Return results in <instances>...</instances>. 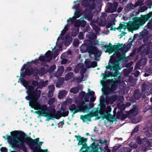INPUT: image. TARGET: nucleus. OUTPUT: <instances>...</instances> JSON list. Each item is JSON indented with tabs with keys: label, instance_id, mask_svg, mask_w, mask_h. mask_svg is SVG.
Instances as JSON below:
<instances>
[{
	"label": "nucleus",
	"instance_id": "f257e3e1",
	"mask_svg": "<svg viewBox=\"0 0 152 152\" xmlns=\"http://www.w3.org/2000/svg\"><path fill=\"white\" fill-rule=\"evenodd\" d=\"M11 133L12 136L9 137L18 139L17 140H14V141L11 142V144L12 145L13 148H19L24 152H26L27 149L24 143H26L29 146L32 152L33 148L35 147H37L38 150L41 149V146L43 142L39 141V138L33 139L30 137L26 136L27 135L22 131L15 130Z\"/></svg>",
	"mask_w": 152,
	"mask_h": 152
},
{
	"label": "nucleus",
	"instance_id": "f03ea898",
	"mask_svg": "<svg viewBox=\"0 0 152 152\" xmlns=\"http://www.w3.org/2000/svg\"><path fill=\"white\" fill-rule=\"evenodd\" d=\"M21 83L27 90L26 93L27 95L25 99L29 101V105L35 110H37V107L39 105L38 100L41 96V91L34 88L31 85H29V82L23 78L20 80Z\"/></svg>",
	"mask_w": 152,
	"mask_h": 152
},
{
	"label": "nucleus",
	"instance_id": "7ed1b4c3",
	"mask_svg": "<svg viewBox=\"0 0 152 152\" xmlns=\"http://www.w3.org/2000/svg\"><path fill=\"white\" fill-rule=\"evenodd\" d=\"M121 77L118 76L117 79L115 78V81L113 79L102 81L101 83L104 87L102 92L104 94L106 95H109L116 91L118 84L121 82Z\"/></svg>",
	"mask_w": 152,
	"mask_h": 152
},
{
	"label": "nucleus",
	"instance_id": "20e7f679",
	"mask_svg": "<svg viewBox=\"0 0 152 152\" xmlns=\"http://www.w3.org/2000/svg\"><path fill=\"white\" fill-rule=\"evenodd\" d=\"M152 16V12H150L146 15H141L140 17H134L132 23V27L137 29L140 26H143L146 22L148 21Z\"/></svg>",
	"mask_w": 152,
	"mask_h": 152
},
{
	"label": "nucleus",
	"instance_id": "39448f33",
	"mask_svg": "<svg viewBox=\"0 0 152 152\" xmlns=\"http://www.w3.org/2000/svg\"><path fill=\"white\" fill-rule=\"evenodd\" d=\"M122 44L120 43H118L117 45H112V44L110 43L109 45H102L101 46L102 48H104L107 49L106 52H108L110 53H112L114 51H115L114 54L116 55V57L118 58L121 55L119 52L120 50V48H122Z\"/></svg>",
	"mask_w": 152,
	"mask_h": 152
},
{
	"label": "nucleus",
	"instance_id": "423d86ee",
	"mask_svg": "<svg viewBox=\"0 0 152 152\" xmlns=\"http://www.w3.org/2000/svg\"><path fill=\"white\" fill-rule=\"evenodd\" d=\"M107 142V141L106 140H103L100 139L97 140L94 139L93 140V142L89 146H88L87 145V147L86 148V150L87 151H88L90 150V148H91V149L89 152H94V151H92V148H94V150H95L98 148L99 150V146H102V144H106Z\"/></svg>",
	"mask_w": 152,
	"mask_h": 152
},
{
	"label": "nucleus",
	"instance_id": "0eeeda50",
	"mask_svg": "<svg viewBox=\"0 0 152 152\" xmlns=\"http://www.w3.org/2000/svg\"><path fill=\"white\" fill-rule=\"evenodd\" d=\"M87 50L89 53L90 57L92 58L91 55H94L95 60H97L96 58L99 57L101 55V52L97 49V48L92 45L88 46L87 48Z\"/></svg>",
	"mask_w": 152,
	"mask_h": 152
},
{
	"label": "nucleus",
	"instance_id": "6e6552de",
	"mask_svg": "<svg viewBox=\"0 0 152 152\" xmlns=\"http://www.w3.org/2000/svg\"><path fill=\"white\" fill-rule=\"evenodd\" d=\"M100 109L99 113L102 115L103 119H106L108 121L110 122L112 121L110 119V118H112L111 115H107L106 113V106L104 102H101L100 103Z\"/></svg>",
	"mask_w": 152,
	"mask_h": 152
},
{
	"label": "nucleus",
	"instance_id": "1a4fd4ad",
	"mask_svg": "<svg viewBox=\"0 0 152 152\" xmlns=\"http://www.w3.org/2000/svg\"><path fill=\"white\" fill-rule=\"evenodd\" d=\"M75 137L77 138V140L79 141L77 143V145L78 146L82 145V146L80 150V151H81L82 149H85L87 147V144L86 142L87 141V138H86L85 137H82L80 135H78V136L75 135Z\"/></svg>",
	"mask_w": 152,
	"mask_h": 152
},
{
	"label": "nucleus",
	"instance_id": "9d476101",
	"mask_svg": "<svg viewBox=\"0 0 152 152\" xmlns=\"http://www.w3.org/2000/svg\"><path fill=\"white\" fill-rule=\"evenodd\" d=\"M118 4V3L116 2H114L113 4L110 2H108L106 7V12L113 13L116 11Z\"/></svg>",
	"mask_w": 152,
	"mask_h": 152
},
{
	"label": "nucleus",
	"instance_id": "9b49d317",
	"mask_svg": "<svg viewBox=\"0 0 152 152\" xmlns=\"http://www.w3.org/2000/svg\"><path fill=\"white\" fill-rule=\"evenodd\" d=\"M97 115L95 114V113L90 112L89 113L84 115H80V119L83 120V123L86 122L87 121L90 122L91 121V118L94 116H96Z\"/></svg>",
	"mask_w": 152,
	"mask_h": 152
},
{
	"label": "nucleus",
	"instance_id": "f8f14e48",
	"mask_svg": "<svg viewBox=\"0 0 152 152\" xmlns=\"http://www.w3.org/2000/svg\"><path fill=\"white\" fill-rule=\"evenodd\" d=\"M142 4V2L140 0H138L134 4L132 3L128 4L126 6L124 9L126 12H129L132 9H134L135 8L139 5H141Z\"/></svg>",
	"mask_w": 152,
	"mask_h": 152
},
{
	"label": "nucleus",
	"instance_id": "ddd939ff",
	"mask_svg": "<svg viewBox=\"0 0 152 152\" xmlns=\"http://www.w3.org/2000/svg\"><path fill=\"white\" fill-rule=\"evenodd\" d=\"M118 96L116 95H113L109 96H107L105 99L103 98V100L105 101L107 104H113L118 99Z\"/></svg>",
	"mask_w": 152,
	"mask_h": 152
},
{
	"label": "nucleus",
	"instance_id": "4468645a",
	"mask_svg": "<svg viewBox=\"0 0 152 152\" xmlns=\"http://www.w3.org/2000/svg\"><path fill=\"white\" fill-rule=\"evenodd\" d=\"M110 63L113 65V66H112L113 67V70L119 72V70L121 69V68L118 65V61H116L114 58H112L111 57L109 61V64Z\"/></svg>",
	"mask_w": 152,
	"mask_h": 152
},
{
	"label": "nucleus",
	"instance_id": "2eb2a0df",
	"mask_svg": "<svg viewBox=\"0 0 152 152\" xmlns=\"http://www.w3.org/2000/svg\"><path fill=\"white\" fill-rule=\"evenodd\" d=\"M146 46L144 45L140 46L138 49V51L139 52L142 51L146 55H148L150 52V48L148 47H147L146 48Z\"/></svg>",
	"mask_w": 152,
	"mask_h": 152
},
{
	"label": "nucleus",
	"instance_id": "dca6fc26",
	"mask_svg": "<svg viewBox=\"0 0 152 152\" xmlns=\"http://www.w3.org/2000/svg\"><path fill=\"white\" fill-rule=\"evenodd\" d=\"M107 15L106 13H103L100 17L99 23L101 26H104L107 23L106 18Z\"/></svg>",
	"mask_w": 152,
	"mask_h": 152
},
{
	"label": "nucleus",
	"instance_id": "f3484780",
	"mask_svg": "<svg viewBox=\"0 0 152 152\" xmlns=\"http://www.w3.org/2000/svg\"><path fill=\"white\" fill-rule=\"evenodd\" d=\"M69 109L71 113H73V114L72 115V117L74 116V115L75 114L80 112V110H79L75 104H72L70 105L69 108Z\"/></svg>",
	"mask_w": 152,
	"mask_h": 152
},
{
	"label": "nucleus",
	"instance_id": "a211bd4d",
	"mask_svg": "<svg viewBox=\"0 0 152 152\" xmlns=\"http://www.w3.org/2000/svg\"><path fill=\"white\" fill-rule=\"evenodd\" d=\"M142 96V98H144V96H145V95H143L139 90L136 89L135 90L134 94V96L136 100H139L141 98Z\"/></svg>",
	"mask_w": 152,
	"mask_h": 152
},
{
	"label": "nucleus",
	"instance_id": "6ab92c4d",
	"mask_svg": "<svg viewBox=\"0 0 152 152\" xmlns=\"http://www.w3.org/2000/svg\"><path fill=\"white\" fill-rule=\"evenodd\" d=\"M51 114L53 115V117L57 119H59L62 116L61 111H57L56 112L55 109L52 111Z\"/></svg>",
	"mask_w": 152,
	"mask_h": 152
},
{
	"label": "nucleus",
	"instance_id": "aec40b11",
	"mask_svg": "<svg viewBox=\"0 0 152 152\" xmlns=\"http://www.w3.org/2000/svg\"><path fill=\"white\" fill-rule=\"evenodd\" d=\"M40 111H36V113H37L39 115H40V113H42L44 115L47 113L46 112L48 110L47 106L46 105H43L40 107Z\"/></svg>",
	"mask_w": 152,
	"mask_h": 152
},
{
	"label": "nucleus",
	"instance_id": "412c9836",
	"mask_svg": "<svg viewBox=\"0 0 152 152\" xmlns=\"http://www.w3.org/2000/svg\"><path fill=\"white\" fill-rule=\"evenodd\" d=\"M64 68L63 66L59 67L57 71L55 74V76L58 78L61 77L64 72Z\"/></svg>",
	"mask_w": 152,
	"mask_h": 152
},
{
	"label": "nucleus",
	"instance_id": "4be33fe9",
	"mask_svg": "<svg viewBox=\"0 0 152 152\" xmlns=\"http://www.w3.org/2000/svg\"><path fill=\"white\" fill-rule=\"evenodd\" d=\"M65 41L64 42V45L65 46H69L72 42V38L71 37L66 34L65 36Z\"/></svg>",
	"mask_w": 152,
	"mask_h": 152
},
{
	"label": "nucleus",
	"instance_id": "5701e85b",
	"mask_svg": "<svg viewBox=\"0 0 152 152\" xmlns=\"http://www.w3.org/2000/svg\"><path fill=\"white\" fill-rule=\"evenodd\" d=\"M93 13L91 12H86L85 14V18L86 20H92Z\"/></svg>",
	"mask_w": 152,
	"mask_h": 152
},
{
	"label": "nucleus",
	"instance_id": "b1692460",
	"mask_svg": "<svg viewBox=\"0 0 152 152\" xmlns=\"http://www.w3.org/2000/svg\"><path fill=\"white\" fill-rule=\"evenodd\" d=\"M82 87V85H80L77 87L72 88L70 90V92L75 94H76L78 92L79 89H81Z\"/></svg>",
	"mask_w": 152,
	"mask_h": 152
},
{
	"label": "nucleus",
	"instance_id": "393cba45",
	"mask_svg": "<svg viewBox=\"0 0 152 152\" xmlns=\"http://www.w3.org/2000/svg\"><path fill=\"white\" fill-rule=\"evenodd\" d=\"M14 131H12L11 132H10V134H11V135L10 136V135H8V134H7L6 136V137H7V138H6L5 137V136H3V137L5 139H7V140L8 141V142H9L10 144V145H11V147H12L13 148V147H12V145H11V144H12V143L11 142H12L13 141H14V140H18V139H12V138H10L9 137H11L12 136L11 135V132H13ZM15 147H14V148Z\"/></svg>",
	"mask_w": 152,
	"mask_h": 152
},
{
	"label": "nucleus",
	"instance_id": "a878e982",
	"mask_svg": "<svg viewBox=\"0 0 152 152\" xmlns=\"http://www.w3.org/2000/svg\"><path fill=\"white\" fill-rule=\"evenodd\" d=\"M33 71L34 69L32 67H31L30 69L26 68L25 69V72L27 76H30L33 74Z\"/></svg>",
	"mask_w": 152,
	"mask_h": 152
},
{
	"label": "nucleus",
	"instance_id": "bb28decb",
	"mask_svg": "<svg viewBox=\"0 0 152 152\" xmlns=\"http://www.w3.org/2000/svg\"><path fill=\"white\" fill-rule=\"evenodd\" d=\"M46 58L45 56H40L38 60L41 61H46L48 62L50 61L52 59V57L51 56L49 59L46 60Z\"/></svg>",
	"mask_w": 152,
	"mask_h": 152
},
{
	"label": "nucleus",
	"instance_id": "cd10ccee",
	"mask_svg": "<svg viewBox=\"0 0 152 152\" xmlns=\"http://www.w3.org/2000/svg\"><path fill=\"white\" fill-rule=\"evenodd\" d=\"M47 82L48 81H46L39 82V85L36 89H37V90H38V88L41 89L43 87H45L47 84Z\"/></svg>",
	"mask_w": 152,
	"mask_h": 152
},
{
	"label": "nucleus",
	"instance_id": "c85d7f7f",
	"mask_svg": "<svg viewBox=\"0 0 152 152\" xmlns=\"http://www.w3.org/2000/svg\"><path fill=\"white\" fill-rule=\"evenodd\" d=\"M73 73L72 72H70L66 75L65 76V79L66 81L69 80L73 76Z\"/></svg>",
	"mask_w": 152,
	"mask_h": 152
},
{
	"label": "nucleus",
	"instance_id": "c756f323",
	"mask_svg": "<svg viewBox=\"0 0 152 152\" xmlns=\"http://www.w3.org/2000/svg\"><path fill=\"white\" fill-rule=\"evenodd\" d=\"M89 109L88 107V104H86L80 110V112L82 111L84 113H88L89 112Z\"/></svg>",
	"mask_w": 152,
	"mask_h": 152
},
{
	"label": "nucleus",
	"instance_id": "7c9ffc66",
	"mask_svg": "<svg viewBox=\"0 0 152 152\" xmlns=\"http://www.w3.org/2000/svg\"><path fill=\"white\" fill-rule=\"evenodd\" d=\"M99 149L100 151H99V150L98 149V148L95 150H94V148H92V151H94V152H111V150L109 148L107 150V152L104 151L102 149V148L101 146H99Z\"/></svg>",
	"mask_w": 152,
	"mask_h": 152
},
{
	"label": "nucleus",
	"instance_id": "2f4dec72",
	"mask_svg": "<svg viewBox=\"0 0 152 152\" xmlns=\"http://www.w3.org/2000/svg\"><path fill=\"white\" fill-rule=\"evenodd\" d=\"M117 107L118 109L122 111L126 109L125 105L121 103H119L117 104Z\"/></svg>",
	"mask_w": 152,
	"mask_h": 152
},
{
	"label": "nucleus",
	"instance_id": "473e14b6",
	"mask_svg": "<svg viewBox=\"0 0 152 152\" xmlns=\"http://www.w3.org/2000/svg\"><path fill=\"white\" fill-rule=\"evenodd\" d=\"M66 91L65 90H63L60 91L58 95V97L59 99L63 98L66 94Z\"/></svg>",
	"mask_w": 152,
	"mask_h": 152
},
{
	"label": "nucleus",
	"instance_id": "72a5a7b5",
	"mask_svg": "<svg viewBox=\"0 0 152 152\" xmlns=\"http://www.w3.org/2000/svg\"><path fill=\"white\" fill-rule=\"evenodd\" d=\"M121 152H130L132 151V148L130 147H125L121 148Z\"/></svg>",
	"mask_w": 152,
	"mask_h": 152
},
{
	"label": "nucleus",
	"instance_id": "f704fd0d",
	"mask_svg": "<svg viewBox=\"0 0 152 152\" xmlns=\"http://www.w3.org/2000/svg\"><path fill=\"white\" fill-rule=\"evenodd\" d=\"M142 59L140 60L137 64L135 66L134 68L136 69H137L139 68L140 66H142L144 65V63H142Z\"/></svg>",
	"mask_w": 152,
	"mask_h": 152
},
{
	"label": "nucleus",
	"instance_id": "c9c22d12",
	"mask_svg": "<svg viewBox=\"0 0 152 152\" xmlns=\"http://www.w3.org/2000/svg\"><path fill=\"white\" fill-rule=\"evenodd\" d=\"M139 129V125L136 126L134 129L132 130L131 133V136H133L135 133L138 132Z\"/></svg>",
	"mask_w": 152,
	"mask_h": 152
},
{
	"label": "nucleus",
	"instance_id": "e433bc0d",
	"mask_svg": "<svg viewBox=\"0 0 152 152\" xmlns=\"http://www.w3.org/2000/svg\"><path fill=\"white\" fill-rule=\"evenodd\" d=\"M79 28H77L73 29L71 32V36L73 37H75L76 36L79 32Z\"/></svg>",
	"mask_w": 152,
	"mask_h": 152
},
{
	"label": "nucleus",
	"instance_id": "4c0bfd02",
	"mask_svg": "<svg viewBox=\"0 0 152 152\" xmlns=\"http://www.w3.org/2000/svg\"><path fill=\"white\" fill-rule=\"evenodd\" d=\"M38 73L41 75H44L46 73L45 68L44 67H41L40 69L38 71Z\"/></svg>",
	"mask_w": 152,
	"mask_h": 152
},
{
	"label": "nucleus",
	"instance_id": "58836bf2",
	"mask_svg": "<svg viewBox=\"0 0 152 152\" xmlns=\"http://www.w3.org/2000/svg\"><path fill=\"white\" fill-rule=\"evenodd\" d=\"M142 91L143 92H148L147 90L148 89L149 87L145 84H143L142 86Z\"/></svg>",
	"mask_w": 152,
	"mask_h": 152
},
{
	"label": "nucleus",
	"instance_id": "ea45409f",
	"mask_svg": "<svg viewBox=\"0 0 152 152\" xmlns=\"http://www.w3.org/2000/svg\"><path fill=\"white\" fill-rule=\"evenodd\" d=\"M95 7V4L94 1H93L90 3L88 6V8L90 10L94 9Z\"/></svg>",
	"mask_w": 152,
	"mask_h": 152
},
{
	"label": "nucleus",
	"instance_id": "a19ab883",
	"mask_svg": "<svg viewBox=\"0 0 152 152\" xmlns=\"http://www.w3.org/2000/svg\"><path fill=\"white\" fill-rule=\"evenodd\" d=\"M142 143L145 146H148L150 145L151 142L147 138H145L143 140Z\"/></svg>",
	"mask_w": 152,
	"mask_h": 152
},
{
	"label": "nucleus",
	"instance_id": "79ce46f5",
	"mask_svg": "<svg viewBox=\"0 0 152 152\" xmlns=\"http://www.w3.org/2000/svg\"><path fill=\"white\" fill-rule=\"evenodd\" d=\"M127 26L126 25L120 23L119 24V27H118L117 30H119V31L121 32V29L123 28L125 29L127 28Z\"/></svg>",
	"mask_w": 152,
	"mask_h": 152
},
{
	"label": "nucleus",
	"instance_id": "37998d69",
	"mask_svg": "<svg viewBox=\"0 0 152 152\" xmlns=\"http://www.w3.org/2000/svg\"><path fill=\"white\" fill-rule=\"evenodd\" d=\"M45 56L46 58L48 59L50 58L51 56L52 57V54L50 50H49L45 54Z\"/></svg>",
	"mask_w": 152,
	"mask_h": 152
},
{
	"label": "nucleus",
	"instance_id": "c03bdc74",
	"mask_svg": "<svg viewBox=\"0 0 152 152\" xmlns=\"http://www.w3.org/2000/svg\"><path fill=\"white\" fill-rule=\"evenodd\" d=\"M55 101V99L54 97L50 98L48 101V104L50 105H51L54 104Z\"/></svg>",
	"mask_w": 152,
	"mask_h": 152
},
{
	"label": "nucleus",
	"instance_id": "a18cd8bd",
	"mask_svg": "<svg viewBox=\"0 0 152 152\" xmlns=\"http://www.w3.org/2000/svg\"><path fill=\"white\" fill-rule=\"evenodd\" d=\"M38 59H35L34 60H32L30 62H27V64L28 66V67H30L31 66V65H29V64H31L32 63H33L35 65H37L38 63Z\"/></svg>",
	"mask_w": 152,
	"mask_h": 152
},
{
	"label": "nucleus",
	"instance_id": "49530a36",
	"mask_svg": "<svg viewBox=\"0 0 152 152\" xmlns=\"http://www.w3.org/2000/svg\"><path fill=\"white\" fill-rule=\"evenodd\" d=\"M85 102L83 101H80L78 104L77 105V108L79 110H80L84 106V104H85Z\"/></svg>",
	"mask_w": 152,
	"mask_h": 152
},
{
	"label": "nucleus",
	"instance_id": "de8ad7c7",
	"mask_svg": "<svg viewBox=\"0 0 152 152\" xmlns=\"http://www.w3.org/2000/svg\"><path fill=\"white\" fill-rule=\"evenodd\" d=\"M32 86L34 88V87L38 86L39 85V83L38 81L35 80H33L31 82Z\"/></svg>",
	"mask_w": 152,
	"mask_h": 152
},
{
	"label": "nucleus",
	"instance_id": "09e8293b",
	"mask_svg": "<svg viewBox=\"0 0 152 152\" xmlns=\"http://www.w3.org/2000/svg\"><path fill=\"white\" fill-rule=\"evenodd\" d=\"M148 8L146 6H143L141 7H140V8L138 10V12H144L148 9Z\"/></svg>",
	"mask_w": 152,
	"mask_h": 152
},
{
	"label": "nucleus",
	"instance_id": "8fccbe9b",
	"mask_svg": "<svg viewBox=\"0 0 152 152\" xmlns=\"http://www.w3.org/2000/svg\"><path fill=\"white\" fill-rule=\"evenodd\" d=\"M105 74L102 73V75H106V76H107L108 77H112V72H107V71H106L105 72Z\"/></svg>",
	"mask_w": 152,
	"mask_h": 152
},
{
	"label": "nucleus",
	"instance_id": "3c124183",
	"mask_svg": "<svg viewBox=\"0 0 152 152\" xmlns=\"http://www.w3.org/2000/svg\"><path fill=\"white\" fill-rule=\"evenodd\" d=\"M82 4L83 5L86 7H88L89 5V3L87 0H82Z\"/></svg>",
	"mask_w": 152,
	"mask_h": 152
},
{
	"label": "nucleus",
	"instance_id": "603ef678",
	"mask_svg": "<svg viewBox=\"0 0 152 152\" xmlns=\"http://www.w3.org/2000/svg\"><path fill=\"white\" fill-rule=\"evenodd\" d=\"M56 69V65L53 64L49 68V71L50 72H53Z\"/></svg>",
	"mask_w": 152,
	"mask_h": 152
},
{
	"label": "nucleus",
	"instance_id": "864d4df0",
	"mask_svg": "<svg viewBox=\"0 0 152 152\" xmlns=\"http://www.w3.org/2000/svg\"><path fill=\"white\" fill-rule=\"evenodd\" d=\"M123 114V111L121 110L118 111L116 115L117 118L118 119H119Z\"/></svg>",
	"mask_w": 152,
	"mask_h": 152
},
{
	"label": "nucleus",
	"instance_id": "5fc2aeb1",
	"mask_svg": "<svg viewBox=\"0 0 152 152\" xmlns=\"http://www.w3.org/2000/svg\"><path fill=\"white\" fill-rule=\"evenodd\" d=\"M120 145L118 144L113 147L112 150V152H115L116 150L120 148Z\"/></svg>",
	"mask_w": 152,
	"mask_h": 152
},
{
	"label": "nucleus",
	"instance_id": "6e6d98bb",
	"mask_svg": "<svg viewBox=\"0 0 152 152\" xmlns=\"http://www.w3.org/2000/svg\"><path fill=\"white\" fill-rule=\"evenodd\" d=\"M91 61H85V66L88 68H90L91 67H89L91 66Z\"/></svg>",
	"mask_w": 152,
	"mask_h": 152
},
{
	"label": "nucleus",
	"instance_id": "4d7b16f0",
	"mask_svg": "<svg viewBox=\"0 0 152 152\" xmlns=\"http://www.w3.org/2000/svg\"><path fill=\"white\" fill-rule=\"evenodd\" d=\"M68 30V27L66 26L61 31V34L62 35H64L66 33L67 31Z\"/></svg>",
	"mask_w": 152,
	"mask_h": 152
},
{
	"label": "nucleus",
	"instance_id": "13d9d810",
	"mask_svg": "<svg viewBox=\"0 0 152 152\" xmlns=\"http://www.w3.org/2000/svg\"><path fill=\"white\" fill-rule=\"evenodd\" d=\"M88 93L87 94L91 96H93L95 95V93L94 91H92L89 88L88 89Z\"/></svg>",
	"mask_w": 152,
	"mask_h": 152
},
{
	"label": "nucleus",
	"instance_id": "bf43d9fd",
	"mask_svg": "<svg viewBox=\"0 0 152 152\" xmlns=\"http://www.w3.org/2000/svg\"><path fill=\"white\" fill-rule=\"evenodd\" d=\"M125 58H126L125 54H124L120 56V57L118 58V59L119 61H124V59Z\"/></svg>",
	"mask_w": 152,
	"mask_h": 152
},
{
	"label": "nucleus",
	"instance_id": "052dcab7",
	"mask_svg": "<svg viewBox=\"0 0 152 152\" xmlns=\"http://www.w3.org/2000/svg\"><path fill=\"white\" fill-rule=\"evenodd\" d=\"M44 115L45 117H47L48 121L51 120L52 118V116L49 112L47 113L46 114Z\"/></svg>",
	"mask_w": 152,
	"mask_h": 152
},
{
	"label": "nucleus",
	"instance_id": "680f3d73",
	"mask_svg": "<svg viewBox=\"0 0 152 152\" xmlns=\"http://www.w3.org/2000/svg\"><path fill=\"white\" fill-rule=\"evenodd\" d=\"M97 66V63L94 61L91 62V66L89 67L94 68Z\"/></svg>",
	"mask_w": 152,
	"mask_h": 152
},
{
	"label": "nucleus",
	"instance_id": "e2e57ef3",
	"mask_svg": "<svg viewBox=\"0 0 152 152\" xmlns=\"http://www.w3.org/2000/svg\"><path fill=\"white\" fill-rule=\"evenodd\" d=\"M113 24L112 21H108L107 23V24L106 26V27L107 28H109L111 27L112 26H113Z\"/></svg>",
	"mask_w": 152,
	"mask_h": 152
},
{
	"label": "nucleus",
	"instance_id": "0e129e2a",
	"mask_svg": "<svg viewBox=\"0 0 152 152\" xmlns=\"http://www.w3.org/2000/svg\"><path fill=\"white\" fill-rule=\"evenodd\" d=\"M147 26V28L149 29H152V21L150 20L149 22L148 23Z\"/></svg>",
	"mask_w": 152,
	"mask_h": 152
},
{
	"label": "nucleus",
	"instance_id": "69168bd1",
	"mask_svg": "<svg viewBox=\"0 0 152 152\" xmlns=\"http://www.w3.org/2000/svg\"><path fill=\"white\" fill-rule=\"evenodd\" d=\"M112 72V77H116L117 76V75H119L120 74V73L119 72H117L116 71H115V72Z\"/></svg>",
	"mask_w": 152,
	"mask_h": 152
},
{
	"label": "nucleus",
	"instance_id": "338daca9",
	"mask_svg": "<svg viewBox=\"0 0 152 152\" xmlns=\"http://www.w3.org/2000/svg\"><path fill=\"white\" fill-rule=\"evenodd\" d=\"M74 15L76 18H78L80 17V11H78L77 10L74 13Z\"/></svg>",
	"mask_w": 152,
	"mask_h": 152
},
{
	"label": "nucleus",
	"instance_id": "774afa93",
	"mask_svg": "<svg viewBox=\"0 0 152 152\" xmlns=\"http://www.w3.org/2000/svg\"><path fill=\"white\" fill-rule=\"evenodd\" d=\"M147 5L149 6V8H151L152 6V1L151 0H148L146 2Z\"/></svg>",
	"mask_w": 152,
	"mask_h": 152
}]
</instances>
